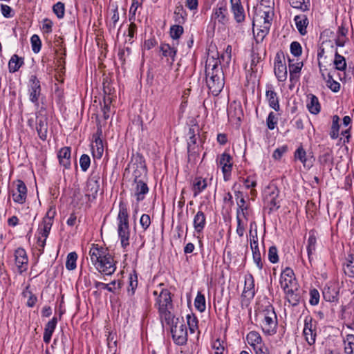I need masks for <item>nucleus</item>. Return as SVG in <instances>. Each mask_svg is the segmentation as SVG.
Returning <instances> with one entry per match:
<instances>
[{
    "instance_id": "nucleus-1",
    "label": "nucleus",
    "mask_w": 354,
    "mask_h": 354,
    "mask_svg": "<svg viewBox=\"0 0 354 354\" xmlns=\"http://www.w3.org/2000/svg\"><path fill=\"white\" fill-rule=\"evenodd\" d=\"M106 245H93L89 250L91 263L102 274L111 275L116 269L115 261Z\"/></svg>"
},
{
    "instance_id": "nucleus-2",
    "label": "nucleus",
    "mask_w": 354,
    "mask_h": 354,
    "mask_svg": "<svg viewBox=\"0 0 354 354\" xmlns=\"http://www.w3.org/2000/svg\"><path fill=\"white\" fill-rule=\"evenodd\" d=\"M106 245H93L89 250L91 263L102 274L111 275L116 269L115 261Z\"/></svg>"
},
{
    "instance_id": "nucleus-3",
    "label": "nucleus",
    "mask_w": 354,
    "mask_h": 354,
    "mask_svg": "<svg viewBox=\"0 0 354 354\" xmlns=\"http://www.w3.org/2000/svg\"><path fill=\"white\" fill-rule=\"evenodd\" d=\"M206 64V82L210 92L214 95H218L224 87L223 73L218 66V61L212 60Z\"/></svg>"
},
{
    "instance_id": "nucleus-4",
    "label": "nucleus",
    "mask_w": 354,
    "mask_h": 354,
    "mask_svg": "<svg viewBox=\"0 0 354 354\" xmlns=\"http://www.w3.org/2000/svg\"><path fill=\"white\" fill-rule=\"evenodd\" d=\"M168 322H161L163 328L168 327L174 342L178 345H184L187 342V329L183 318L170 317Z\"/></svg>"
},
{
    "instance_id": "nucleus-5",
    "label": "nucleus",
    "mask_w": 354,
    "mask_h": 354,
    "mask_svg": "<svg viewBox=\"0 0 354 354\" xmlns=\"http://www.w3.org/2000/svg\"><path fill=\"white\" fill-rule=\"evenodd\" d=\"M261 326L264 334L273 335L277 333L278 322L276 313L272 306L265 309L263 312Z\"/></svg>"
},
{
    "instance_id": "nucleus-6",
    "label": "nucleus",
    "mask_w": 354,
    "mask_h": 354,
    "mask_svg": "<svg viewBox=\"0 0 354 354\" xmlns=\"http://www.w3.org/2000/svg\"><path fill=\"white\" fill-rule=\"evenodd\" d=\"M159 313L160 322H168L170 317L174 316L171 310L173 308L170 292L167 289H162L159 297Z\"/></svg>"
},
{
    "instance_id": "nucleus-7",
    "label": "nucleus",
    "mask_w": 354,
    "mask_h": 354,
    "mask_svg": "<svg viewBox=\"0 0 354 354\" xmlns=\"http://www.w3.org/2000/svg\"><path fill=\"white\" fill-rule=\"evenodd\" d=\"M211 21L214 25L216 24L225 26L230 21L227 3L225 1L217 3L212 10Z\"/></svg>"
},
{
    "instance_id": "nucleus-8",
    "label": "nucleus",
    "mask_w": 354,
    "mask_h": 354,
    "mask_svg": "<svg viewBox=\"0 0 354 354\" xmlns=\"http://www.w3.org/2000/svg\"><path fill=\"white\" fill-rule=\"evenodd\" d=\"M118 220L119 221L118 235L120 238L121 243H124L125 241H129V232L127 209L124 206L120 205V207Z\"/></svg>"
},
{
    "instance_id": "nucleus-9",
    "label": "nucleus",
    "mask_w": 354,
    "mask_h": 354,
    "mask_svg": "<svg viewBox=\"0 0 354 354\" xmlns=\"http://www.w3.org/2000/svg\"><path fill=\"white\" fill-rule=\"evenodd\" d=\"M317 325V322L313 321L311 317L307 316L305 317L303 335L309 346L314 345L316 342Z\"/></svg>"
},
{
    "instance_id": "nucleus-10",
    "label": "nucleus",
    "mask_w": 354,
    "mask_h": 354,
    "mask_svg": "<svg viewBox=\"0 0 354 354\" xmlns=\"http://www.w3.org/2000/svg\"><path fill=\"white\" fill-rule=\"evenodd\" d=\"M41 84L36 75H32L30 77L28 84V95L29 100L38 108L39 100L41 96Z\"/></svg>"
},
{
    "instance_id": "nucleus-11",
    "label": "nucleus",
    "mask_w": 354,
    "mask_h": 354,
    "mask_svg": "<svg viewBox=\"0 0 354 354\" xmlns=\"http://www.w3.org/2000/svg\"><path fill=\"white\" fill-rule=\"evenodd\" d=\"M42 108L36 113V130L39 138L46 140L48 136V117Z\"/></svg>"
},
{
    "instance_id": "nucleus-12",
    "label": "nucleus",
    "mask_w": 354,
    "mask_h": 354,
    "mask_svg": "<svg viewBox=\"0 0 354 354\" xmlns=\"http://www.w3.org/2000/svg\"><path fill=\"white\" fill-rule=\"evenodd\" d=\"M264 194V201L270 211L276 210L279 208V190L276 187H267L265 190Z\"/></svg>"
},
{
    "instance_id": "nucleus-13",
    "label": "nucleus",
    "mask_w": 354,
    "mask_h": 354,
    "mask_svg": "<svg viewBox=\"0 0 354 354\" xmlns=\"http://www.w3.org/2000/svg\"><path fill=\"white\" fill-rule=\"evenodd\" d=\"M274 16L273 8L270 6H261L257 14V18L252 21L253 27L255 26V21L260 24H264L266 26H270ZM254 32V30L253 29Z\"/></svg>"
},
{
    "instance_id": "nucleus-14",
    "label": "nucleus",
    "mask_w": 354,
    "mask_h": 354,
    "mask_svg": "<svg viewBox=\"0 0 354 354\" xmlns=\"http://www.w3.org/2000/svg\"><path fill=\"white\" fill-rule=\"evenodd\" d=\"M280 284L281 288L285 291L287 290H296L297 284L293 270L286 268L281 274Z\"/></svg>"
},
{
    "instance_id": "nucleus-15",
    "label": "nucleus",
    "mask_w": 354,
    "mask_h": 354,
    "mask_svg": "<svg viewBox=\"0 0 354 354\" xmlns=\"http://www.w3.org/2000/svg\"><path fill=\"white\" fill-rule=\"evenodd\" d=\"M216 161L217 164L221 167L224 180L225 181L228 180L233 165L232 156L225 152L218 157Z\"/></svg>"
},
{
    "instance_id": "nucleus-16",
    "label": "nucleus",
    "mask_w": 354,
    "mask_h": 354,
    "mask_svg": "<svg viewBox=\"0 0 354 354\" xmlns=\"http://www.w3.org/2000/svg\"><path fill=\"white\" fill-rule=\"evenodd\" d=\"M129 170L132 171L133 183L140 179L143 180L147 174L146 167L140 159L131 162L129 165Z\"/></svg>"
},
{
    "instance_id": "nucleus-17",
    "label": "nucleus",
    "mask_w": 354,
    "mask_h": 354,
    "mask_svg": "<svg viewBox=\"0 0 354 354\" xmlns=\"http://www.w3.org/2000/svg\"><path fill=\"white\" fill-rule=\"evenodd\" d=\"M100 179L99 174H93L86 182V196L88 198H95L100 189Z\"/></svg>"
},
{
    "instance_id": "nucleus-18",
    "label": "nucleus",
    "mask_w": 354,
    "mask_h": 354,
    "mask_svg": "<svg viewBox=\"0 0 354 354\" xmlns=\"http://www.w3.org/2000/svg\"><path fill=\"white\" fill-rule=\"evenodd\" d=\"M15 184L16 189L13 190L12 193V199L17 203L24 204L27 198V187L21 180H17Z\"/></svg>"
},
{
    "instance_id": "nucleus-19",
    "label": "nucleus",
    "mask_w": 354,
    "mask_h": 354,
    "mask_svg": "<svg viewBox=\"0 0 354 354\" xmlns=\"http://www.w3.org/2000/svg\"><path fill=\"white\" fill-rule=\"evenodd\" d=\"M53 223L49 218H43L37 230V240L39 243H46Z\"/></svg>"
},
{
    "instance_id": "nucleus-20",
    "label": "nucleus",
    "mask_w": 354,
    "mask_h": 354,
    "mask_svg": "<svg viewBox=\"0 0 354 354\" xmlns=\"http://www.w3.org/2000/svg\"><path fill=\"white\" fill-rule=\"evenodd\" d=\"M231 11L237 24H242L245 20V12L241 0H230Z\"/></svg>"
},
{
    "instance_id": "nucleus-21",
    "label": "nucleus",
    "mask_w": 354,
    "mask_h": 354,
    "mask_svg": "<svg viewBox=\"0 0 354 354\" xmlns=\"http://www.w3.org/2000/svg\"><path fill=\"white\" fill-rule=\"evenodd\" d=\"M274 74L279 82H284L287 79V67L285 63L282 62L281 57L277 53L274 59Z\"/></svg>"
},
{
    "instance_id": "nucleus-22",
    "label": "nucleus",
    "mask_w": 354,
    "mask_h": 354,
    "mask_svg": "<svg viewBox=\"0 0 354 354\" xmlns=\"http://www.w3.org/2000/svg\"><path fill=\"white\" fill-rule=\"evenodd\" d=\"M339 288L337 284L327 285L323 290L324 299L329 302L337 301L339 298Z\"/></svg>"
},
{
    "instance_id": "nucleus-23",
    "label": "nucleus",
    "mask_w": 354,
    "mask_h": 354,
    "mask_svg": "<svg viewBox=\"0 0 354 354\" xmlns=\"http://www.w3.org/2000/svg\"><path fill=\"white\" fill-rule=\"evenodd\" d=\"M15 263L18 267L19 272L26 270L28 263V257L24 249L19 248L15 250Z\"/></svg>"
},
{
    "instance_id": "nucleus-24",
    "label": "nucleus",
    "mask_w": 354,
    "mask_h": 354,
    "mask_svg": "<svg viewBox=\"0 0 354 354\" xmlns=\"http://www.w3.org/2000/svg\"><path fill=\"white\" fill-rule=\"evenodd\" d=\"M266 97L270 107L276 111H279L280 110L279 97L271 85L267 86Z\"/></svg>"
},
{
    "instance_id": "nucleus-25",
    "label": "nucleus",
    "mask_w": 354,
    "mask_h": 354,
    "mask_svg": "<svg viewBox=\"0 0 354 354\" xmlns=\"http://www.w3.org/2000/svg\"><path fill=\"white\" fill-rule=\"evenodd\" d=\"M306 106L309 112L314 115L318 114L321 110V105L317 97L311 93L307 95Z\"/></svg>"
},
{
    "instance_id": "nucleus-26",
    "label": "nucleus",
    "mask_w": 354,
    "mask_h": 354,
    "mask_svg": "<svg viewBox=\"0 0 354 354\" xmlns=\"http://www.w3.org/2000/svg\"><path fill=\"white\" fill-rule=\"evenodd\" d=\"M59 164L64 168L68 169L71 167V148L65 147L62 148L57 154Z\"/></svg>"
},
{
    "instance_id": "nucleus-27",
    "label": "nucleus",
    "mask_w": 354,
    "mask_h": 354,
    "mask_svg": "<svg viewBox=\"0 0 354 354\" xmlns=\"http://www.w3.org/2000/svg\"><path fill=\"white\" fill-rule=\"evenodd\" d=\"M254 280L252 274H249L245 277V286L243 292L244 297L253 298L254 296Z\"/></svg>"
},
{
    "instance_id": "nucleus-28",
    "label": "nucleus",
    "mask_w": 354,
    "mask_h": 354,
    "mask_svg": "<svg viewBox=\"0 0 354 354\" xmlns=\"http://www.w3.org/2000/svg\"><path fill=\"white\" fill-rule=\"evenodd\" d=\"M238 209L236 211V218H243L248 221L250 215V209L245 203L244 198L236 201Z\"/></svg>"
},
{
    "instance_id": "nucleus-29",
    "label": "nucleus",
    "mask_w": 354,
    "mask_h": 354,
    "mask_svg": "<svg viewBox=\"0 0 354 354\" xmlns=\"http://www.w3.org/2000/svg\"><path fill=\"white\" fill-rule=\"evenodd\" d=\"M295 159L299 160L306 168H310L313 166V163L308 159L307 153L302 146H299L294 154Z\"/></svg>"
},
{
    "instance_id": "nucleus-30",
    "label": "nucleus",
    "mask_w": 354,
    "mask_h": 354,
    "mask_svg": "<svg viewBox=\"0 0 354 354\" xmlns=\"http://www.w3.org/2000/svg\"><path fill=\"white\" fill-rule=\"evenodd\" d=\"M296 27L301 35L307 33L306 28L308 25V19L305 15H296L294 18Z\"/></svg>"
},
{
    "instance_id": "nucleus-31",
    "label": "nucleus",
    "mask_w": 354,
    "mask_h": 354,
    "mask_svg": "<svg viewBox=\"0 0 354 354\" xmlns=\"http://www.w3.org/2000/svg\"><path fill=\"white\" fill-rule=\"evenodd\" d=\"M134 189L135 195L137 196L138 201H141L144 198V195L148 192V187L143 180L140 179L137 182H134L132 185Z\"/></svg>"
},
{
    "instance_id": "nucleus-32",
    "label": "nucleus",
    "mask_w": 354,
    "mask_h": 354,
    "mask_svg": "<svg viewBox=\"0 0 354 354\" xmlns=\"http://www.w3.org/2000/svg\"><path fill=\"white\" fill-rule=\"evenodd\" d=\"M57 323V319L55 317H54L46 324L43 337L44 342L45 343L48 344L50 342L52 335L56 328Z\"/></svg>"
},
{
    "instance_id": "nucleus-33",
    "label": "nucleus",
    "mask_w": 354,
    "mask_h": 354,
    "mask_svg": "<svg viewBox=\"0 0 354 354\" xmlns=\"http://www.w3.org/2000/svg\"><path fill=\"white\" fill-rule=\"evenodd\" d=\"M94 286L95 288L105 289L109 292L116 293L117 290L121 288V282L120 281H113L110 283L106 284L102 282L95 281Z\"/></svg>"
},
{
    "instance_id": "nucleus-34",
    "label": "nucleus",
    "mask_w": 354,
    "mask_h": 354,
    "mask_svg": "<svg viewBox=\"0 0 354 354\" xmlns=\"http://www.w3.org/2000/svg\"><path fill=\"white\" fill-rule=\"evenodd\" d=\"M206 225V217L205 214L199 210L194 217V227L197 232L203 230Z\"/></svg>"
},
{
    "instance_id": "nucleus-35",
    "label": "nucleus",
    "mask_w": 354,
    "mask_h": 354,
    "mask_svg": "<svg viewBox=\"0 0 354 354\" xmlns=\"http://www.w3.org/2000/svg\"><path fill=\"white\" fill-rule=\"evenodd\" d=\"M24 58L19 57L17 55H13L8 62V69L10 73L17 71L24 64Z\"/></svg>"
},
{
    "instance_id": "nucleus-36",
    "label": "nucleus",
    "mask_w": 354,
    "mask_h": 354,
    "mask_svg": "<svg viewBox=\"0 0 354 354\" xmlns=\"http://www.w3.org/2000/svg\"><path fill=\"white\" fill-rule=\"evenodd\" d=\"M290 62L291 60L289 59V62ZM302 66L303 63L301 62L295 64L289 63L290 80L291 82L299 79Z\"/></svg>"
},
{
    "instance_id": "nucleus-37",
    "label": "nucleus",
    "mask_w": 354,
    "mask_h": 354,
    "mask_svg": "<svg viewBox=\"0 0 354 354\" xmlns=\"http://www.w3.org/2000/svg\"><path fill=\"white\" fill-rule=\"evenodd\" d=\"M284 292L286 295V299L290 305L296 306L299 304L301 296L297 288L296 290H287Z\"/></svg>"
},
{
    "instance_id": "nucleus-38",
    "label": "nucleus",
    "mask_w": 354,
    "mask_h": 354,
    "mask_svg": "<svg viewBox=\"0 0 354 354\" xmlns=\"http://www.w3.org/2000/svg\"><path fill=\"white\" fill-rule=\"evenodd\" d=\"M246 339L248 343L254 348L255 346L258 347L260 345H262V338L260 334L257 331H251L250 332L247 336Z\"/></svg>"
},
{
    "instance_id": "nucleus-39",
    "label": "nucleus",
    "mask_w": 354,
    "mask_h": 354,
    "mask_svg": "<svg viewBox=\"0 0 354 354\" xmlns=\"http://www.w3.org/2000/svg\"><path fill=\"white\" fill-rule=\"evenodd\" d=\"M160 52L162 56L167 58V61H170L171 64L174 62L176 53V50L174 48H171L169 44H163L160 46Z\"/></svg>"
},
{
    "instance_id": "nucleus-40",
    "label": "nucleus",
    "mask_w": 354,
    "mask_h": 354,
    "mask_svg": "<svg viewBox=\"0 0 354 354\" xmlns=\"http://www.w3.org/2000/svg\"><path fill=\"white\" fill-rule=\"evenodd\" d=\"M207 181L201 177H197L194 179L193 183L194 197H196L207 187Z\"/></svg>"
},
{
    "instance_id": "nucleus-41",
    "label": "nucleus",
    "mask_w": 354,
    "mask_h": 354,
    "mask_svg": "<svg viewBox=\"0 0 354 354\" xmlns=\"http://www.w3.org/2000/svg\"><path fill=\"white\" fill-rule=\"evenodd\" d=\"M344 273L349 277H354V254H348L343 266Z\"/></svg>"
},
{
    "instance_id": "nucleus-42",
    "label": "nucleus",
    "mask_w": 354,
    "mask_h": 354,
    "mask_svg": "<svg viewBox=\"0 0 354 354\" xmlns=\"http://www.w3.org/2000/svg\"><path fill=\"white\" fill-rule=\"evenodd\" d=\"M250 246L254 262L256 263L258 268L261 270L263 268V263L261 261V251L259 245H250Z\"/></svg>"
},
{
    "instance_id": "nucleus-43",
    "label": "nucleus",
    "mask_w": 354,
    "mask_h": 354,
    "mask_svg": "<svg viewBox=\"0 0 354 354\" xmlns=\"http://www.w3.org/2000/svg\"><path fill=\"white\" fill-rule=\"evenodd\" d=\"M339 118L338 115H335L333 116V122L330 131V137L333 140H335L339 137Z\"/></svg>"
},
{
    "instance_id": "nucleus-44",
    "label": "nucleus",
    "mask_w": 354,
    "mask_h": 354,
    "mask_svg": "<svg viewBox=\"0 0 354 354\" xmlns=\"http://www.w3.org/2000/svg\"><path fill=\"white\" fill-rule=\"evenodd\" d=\"M289 3L292 8L303 12L308 10L310 7L309 0H289Z\"/></svg>"
},
{
    "instance_id": "nucleus-45",
    "label": "nucleus",
    "mask_w": 354,
    "mask_h": 354,
    "mask_svg": "<svg viewBox=\"0 0 354 354\" xmlns=\"http://www.w3.org/2000/svg\"><path fill=\"white\" fill-rule=\"evenodd\" d=\"M344 351L346 354L354 353V335L348 334L344 339Z\"/></svg>"
},
{
    "instance_id": "nucleus-46",
    "label": "nucleus",
    "mask_w": 354,
    "mask_h": 354,
    "mask_svg": "<svg viewBox=\"0 0 354 354\" xmlns=\"http://www.w3.org/2000/svg\"><path fill=\"white\" fill-rule=\"evenodd\" d=\"M333 64L335 69L343 71L346 68V62L344 57L340 55L337 51L335 52Z\"/></svg>"
},
{
    "instance_id": "nucleus-47",
    "label": "nucleus",
    "mask_w": 354,
    "mask_h": 354,
    "mask_svg": "<svg viewBox=\"0 0 354 354\" xmlns=\"http://www.w3.org/2000/svg\"><path fill=\"white\" fill-rule=\"evenodd\" d=\"M194 305L200 312H204L206 308L205 296L201 292H198L194 301Z\"/></svg>"
},
{
    "instance_id": "nucleus-48",
    "label": "nucleus",
    "mask_w": 354,
    "mask_h": 354,
    "mask_svg": "<svg viewBox=\"0 0 354 354\" xmlns=\"http://www.w3.org/2000/svg\"><path fill=\"white\" fill-rule=\"evenodd\" d=\"M77 254L75 252H70L67 256L66 267L69 270H73L76 268V261Z\"/></svg>"
},
{
    "instance_id": "nucleus-49",
    "label": "nucleus",
    "mask_w": 354,
    "mask_h": 354,
    "mask_svg": "<svg viewBox=\"0 0 354 354\" xmlns=\"http://www.w3.org/2000/svg\"><path fill=\"white\" fill-rule=\"evenodd\" d=\"M270 26H266L264 24L260 25V28L257 29V32L255 36L257 42L262 41L265 37L268 34Z\"/></svg>"
},
{
    "instance_id": "nucleus-50",
    "label": "nucleus",
    "mask_w": 354,
    "mask_h": 354,
    "mask_svg": "<svg viewBox=\"0 0 354 354\" xmlns=\"http://www.w3.org/2000/svg\"><path fill=\"white\" fill-rule=\"evenodd\" d=\"M53 11L58 19H62L65 15V6L62 2H57L53 6Z\"/></svg>"
},
{
    "instance_id": "nucleus-51",
    "label": "nucleus",
    "mask_w": 354,
    "mask_h": 354,
    "mask_svg": "<svg viewBox=\"0 0 354 354\" xmlns=\"http://www.w3.org/2000/svg\"><path fill=\"white\" fill-rule=\"evenodd\" d=\"M142 0H133L129 9V21L136 20V11L138 7L142 4Z\"/></svg>"
},
{
    "instance_id": "nucleus-52",
    "label": "nucleus",
    "mask_w": 354,
    "mask_h": 354,
    "mask_svg": "<svg viewBox=\"0 0 354 354\" xmlns=\"http://www.w3.org/2000/svg\"><path fill=\"white\" fill-rule=\"evenodd\" d=\"M278 122V117L274 112H270L266 120L267 127L270 130L275 129Z\"/></svg>"
},
{
    "instance_id": "nucleus-53",
    "label": "nucleus",
    "mask_w": 354,
    "mask_h": 354,
    "mask_svg": "<svg viewBox=\"0 0 354 354\" xmlns=\"http://www.w3.org/2000/svg\"><path fill=\"white\" fill-rule=\"evenodd\" d=\"M327 86L333 92H338L340 89V84L337 81L334 80L333 75L328 73L326 80Z\"/></svg>"
},
{
    "instance_id": "nucleus-54",
    "label": "nucleus",
    "mask_w": 354,
    "mask_h": 354,
    "mask_svg": "<svg viewBox=\"0 0 354 354\" xmlns=\"http://www.w3.org/2000/svg\"><path fill=\"white\" fill-rule=\"evenodd\" d=\"M30 42L32 45V50L35 53L39 52L41 46V41L37 35H33L30 38Z\"/></svg>"
},
{
    "instance_id": "nucleus-55",
    "label": "nucleus",
    "mask_w": 354,
    "mask_h": 354,
    "mask_svg": "<svg viewBox=\"0 0 354 354\" xmlns=\"http://www.w3.org/2000/svg\"><path fill=\"white\" fill-rule=\"evenodd\" d=\"M187 324L189 326V328L191 333H195L196 330L198 328V319L197 318L192 315H187Z\"/></svg>"
},
{
    "instance_id": "nucleus-56",
    "label": "nucleus",
    "mask_w": 354,
    "mask_h": 354,
    "mask_svg": "<svg viewBox=\"0 0 354 354\" xmlns=\"http://www.w3.org/2000/svg\"><path fill=\"white\" fill-rule=\"evenodd\" d=\"M183 32V28L180 25H174L170 28L171 37L174 39H178Z\"/></svg>"
},
{
    "instance_id": "nucleus-57",
    "label": "nucleus",
    "mask_w": 354,
    "mask_h": 354,
    "mask_svg": "<svg viewBox=\"0 0 354 354\" xmlns=\"http://www.w3.org/2000/svg\"><path fill=\"white\" fill-rule=\"evenodd\" d=\"M91 164V158L86 154H83L80 159V165L83 171H86Z\"/></svg>"
},
{
    "instance_id": "nucleus-58",
    "label": "nucleus",
    "mask_w": 354,
    "mask_h": 354,
    "mask_svg": "<svg viewBox=\"0 0 354 354\" xmlns=\"http://www.w3.org/2000/svg\"><path fill=\"white\" fill-rule=\"evenodd\" d=\"M268 259L272 263H276L279 261L278 250L274 245L271 246L268 250Z\"/></svg>"
},
{
    "instance_id": "nucleus-59",
    "label": "nucleus",
    "mask_w": 354,
    "mask_h": 354,
    "mask_svg": "<svg viewBox=\"0 0 354 354\" xmlns=\"http://www.w3.org/2000/svg\"><path fill=\"white\" fill-rule=\"evenodd\" d=\"M24 297H28L26 305L28 307H33L37 301V297L30 291L26 290L23 292Z\"/></svg>"
},
{
    "instance_id": "nucleus-60",
    "label": "nucleus",
    "mask_w": 354,
    "mask_h": 354,
    "mask_svg": "<svg viewBox=\"0 0 354 354\" xmlns=\"http://www.w3.org/2000/svg\"><path fill=\"white\" fill-rule=\"evenodd\" d=\"M302 48L301 44L298 41H292L290 44V53L295 57H298L301 54Z\"/></svg>"
},
{
    "instance_id": "nucleus-61",
    "label": "nucleus",
    "mask_w": 354,
    "mask_h": 354,
    "mask_svg": "<svg viewBox=\"0 0 354 354\" xmlns=\"http://www.w3.org/2000/svg\"><path fill=\"white\" fill-rule=\"evenodd\" d=\"M138 286V277L136 274H131L129 277V286L128 288V292H130L131 291V295L134 294L135 290Z\"/></svg>"
},
{
    "instance_id": "nucleus-62",
    "label": "nucleus",
    "mask_w": 354,
    "mask_h": 354,
    "mask_svg": "<svg viewBox=\"0 0 354 354\" xmlns=\"http://www.w3.org/2000/svg\"><path fill=\"white\" fill-rule=\"evenodd\" d=\"M319 301V293L317 290L313 289L310 291V300L309 302L311 305H317Z\"/></svg>"
},
{
    "instance_id": "nucleus-63",
    "label": "nucleus",
    "mask_w": 354,
    "mask_h": 354,
    "mask_svg": "<svg viewBox=\"0 0 354 354\" xmlns=\"http://www.w3.org/2000/svg\"><path fill=\"white\" fill-rule=\"evenodd\" d=\"M212 348L214 350V354H223L225 348L219 339H216L212 344Z\"/></svg>"
},
{
    "instance_id": "nucleus-64",
    "label": "nucleus",
    "mask_w": 354,
    "mask_h": 354,
    "mask_svg": "<svg viewBox=\"0 0 354 354\" xmlns=\"http://www.w3.org/2000/svg\"><path fill=\"white\" fill-rule=\"evenodd\" d=\"M242 182L247 189L254 187L257 185V181L252 176H248L246 178H243Z\"/></svg>"
}]
</instances>
